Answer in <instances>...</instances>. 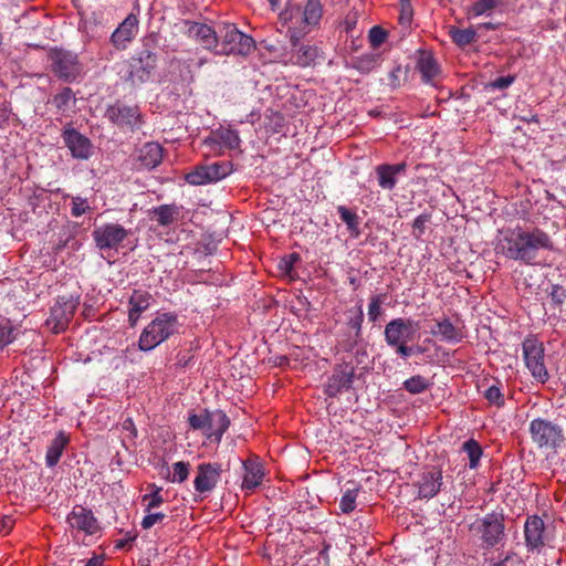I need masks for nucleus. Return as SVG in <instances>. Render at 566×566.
Masks as SVG:
<instances>
[{"label":"nucleus","instance_id":"f257e3e1","mask_svg":"<svg viewBox=\"0 0 566 566\" xmlns=\"http://www.w3.org/2000/svg\"><path fill=\"white\" fill-rule=\"evenodd\" d=\"M503 242L504 254L509 259L522 261L526 264H533L537 256L538 250L554 249V242L551 237L539 228L526 230L516 227L513 230H507Z\"/></svg>","mask_w":566,"mask_h":566},{"label":"nucleus","instance_id":"f03ea898","mask_svg":"<svg viewBox=\"0 0 566 566\" xmlns=\"http://www.w3.org/2000/svg\"><path fill=\"white\" fill-rule=\"evenodd\" d=\"M323 13L321 0H306L304 7L287 1L285 9L280 12V19L290 23V42L296 46L300 39L319 25Z\"/></svg>","mask_w":566,"mask_h":566},{"label":"nucleus","instance_id":"7ed1b4c3","mask_svg":"<svg viewBox=\"0 0 566 566\" xmlns=\"http://www.w3.org/2000/svg\"><path fill=\"white\" fill-rule=\"evenodd\" d=\"M178 317L175 313L167 312L156 316L142 332L138 347L148 352L178 333Z\"/></svg>","mask_w":566,"mask_h":566},{"label":"nucleus","instance_id":"20e7f679","mask_svg":"<svg viewBox=\"0 0 566 566\" xmlns=\"http://www.w3.org/2000/svg\"><path fill=\"white\" fill-rule=\"evenodd\" d=\"M51 74L64 83H73L83 75V64L78 55L63 48H51L48 52Z\"/></svg>","mask_w":566,"mask_h":566},{"label":"nucleus","instance_id":"39448f33","mask_svg":"<svg viewBox=\"0 0 566 566\" xmlns=\"http://www.w3.org/2000/svg\"><path fill=\"white\" fill-rule=\"evenodd\" d=\"M503 513L492 512L473 522L469 531L481 539L484 548L503 546L506 539Z\"/></svg>","mask_w":566,"mask_h":566},{"label":"nucleus","instance_id":"423d86ee","mask_svg":"<svg viewBox=\"0 0 566 566\" xmlns=\"http://www.w3.org/2000/svg\"><path fill=\"white\" fill-rule=\"evenodd\" d=\"M255 49V42L252 36L241 32L232 23H223L219 25L218 46L216 54L218 55H248Z\"/></svg>","mask_w":566,"mask_h":566},{"label":"nucleus","instance_id":"0eeeda50","mask_svg":"<svg viewBox=\"0 0 566 566\" xmlns=\"http://www.w3.org/2000/svg\"><path fill=\"white\" fill-rule=\"evenodd\" d=\"M143 45L144 49L129 62L127 81L133 85L147 82L157 66V54L153 51L156 46V38L154 35L144 38Z\"/></svg>","mask_w":566,"mask_h":566},{"label":"nucleus","instance_id":"6e6552de","mask_svg":"<svg viewBox=\"0 0 566 566\" xmlns=\"http://www.w3.org/2000/svg\"><path fill=\"white\" fill-rule=\"evenodd\" d=\"M532 441L539 449L557 450L565 441L563 428L547 419L535 418L530 423Z\"/></svg>","mask_w":566,"mask_h":566},{"label":"nucleus","instance_id":"1a4fd4ad","mask_svg":"<svg viewBox=\"0 0 566 566\" xmlns=\"http://www.w3.org/2000/svg\"><path fill=\"white\" fill-rule=\"evenodd\" d=\"M419 325L410 318L398 317L388 322L385 326L384 337L386 344L399 355V347L413 340Z\"/></svg>","mask_w":566,"mask_h":566},{"label":"nucleus","instance_id":"9d476101","mask_svg":"<svg viewBox=\"0 0 566 566\" xmlns=\"http://www.w3.org/2000/svg\"><path fill=\"white\" fill-rule=\"evenodd\" d=\"M523 356L527 369L532 376L541 384H546L549 379V373L545 365V348L543 343L536 338H526L523 342Z\"/></svg>","mask_w":566,"mask_h":566},{"label":"nucleus","instance_id":"9b49d317","mask_svg":"<svg viewBox=\"0 0 566 566\" xmlns=\"http://www.w3.org/2000/svg\"><path fill=\"white\" fill-rule=\"evenodd\" d=\"M233 171V164L230 160L217 161L211 165H199L185 177L190 185L201 186L217 182Z\"/></svg>","mask_w":566,"mask_h":566},{"label":"nucleus","instance_id":"f8f14e48","mask_svg":"<svg viewBox=\"0 0 566 566\" xmlns=\"http://www.w3.org/2000/svg\"><path fill=\"white\" fill-rule=\"evenodd\" d=\"M130 233L132 231L129 229H125L118 223H105L93 230L92 238L98 250L117 251Z\"/></svg>","mask_w":566,"mask_h":566},{"label":"nucleus","instance_id":"ddd939ff","mask_svg":"<svg viewBox=\"0 0 566 566\" xmlns=\"http://www.w3.org/2000/svg\"><path fill=\"white\" fill-rule=\"evenodd\" d=\"M105 116L109 122L118 127H128L134 129L142 123V114L136 105H126L120 101H116L106 108Z\"/></svg>","mask_w":566,"mask_h":566},{"label":"nucleus","instance_id":"4468645a","mask_svg":"<svg viewBox=\"0 0 566 566\" xmlns=\"http://www.w3.org/2000/svg\"><path fill=\"white\" fill-rule=\"evenodd\" d=\"M525 544L530 552L539 553L549 542V533L544 521L537 516H528L524 524Z\"/></svg>","mask_w":566,"mask_h":566},{"label":"nucleus","instance_id":"2eb2a0df","mask_svg":"<svg viewBox=\"0 0 566 566\" xmlns=\"http://www.w3.org/2000/svg\"><path fill=\"white\" fill-rule=\"evenodd\" d=\"M443 484L442 470L439 467H426L423 468L420 479L417 482L418 497L430 500L434 497L440 491Z\"/></svg>","mask_w":566,"mask_h":566},{"label":"nucleus","instance_id":"dca6fc26","mask_svg":"<svg viewBox=\"0 0 566 566\" xmlns=\"http://www.w3.org/2000/svg\"><path fill=\"white\" fill-rule=\"evenodd\" d=\"M221 472L220 463H200L197 467V475L193 481L195 490L200 494L210 493L217 486Z\"/></svg>","mask_w":566,"mask_h":566},{"label":"nucleus","instance_id":"f3484780","mask_svg":"<svg viewBox=\"0 0 566 566\" xmlns=\"http://www.w3.org/2000/svg\"><path fill=\"white\" fill-rule=\"evenodd\" d=\"M185 25L187 27L186 34L189 38L216 54L219 30L216 31L208 24L195 21H185Z\"/></svg>","mask_w":566,"mask_h":566},{"label":"nucleus","instance_id":"a211bd4d","mask_svg":"<svg viewBox=\"0 0 566 566\" xmlns=\"http://www.w3.org/2000/svg\"><path fill=\"white\" fill-rule=\"evenodd\" d=\"M62 138L74 158L87 159L91 156L93 148L91 140L75 128L70 125L65 127Z\"/></svg>","mask_w":566,"mask_h":566},{"label":"nucleus","instance_id":"6ab92c4d","mask_svg":"<svg viewBox=\"0 0 566 566\" xmlns=\"http://www.w3.org/2000/svg\"><path fill=\"white\" fill-rule=\"evenodd\" d=\"M355 378V370L354 367H350L348 365L346 366H338L333 370V374L331 377H328V380L325 385L324 392L331 397L334 398L338 394H340L343 390H349L353 386Z\"/></svg>","mask_w":566,"mask_h":566},{"label":"nucleus","instance_id":"aec40b11","mask_svg":"<svg viewBox=\"0 0 566 566\" xmlns=\"http://www.w3.org/2000/svg\"><path fill=\"white\" fill-rule=\"evenodd\" d=\"M67 523L72 528L94 535L99 531V525L92 510L82 505H75L67 515Z\"/></svg>","mask_w":566,"mask_h":566},{"label":"nucleus","instance_id":"412c9836","mask_svg":"<svg viewBox=\"0 0 566 566\" xmlns=\"http://www.w3.org/2000/svg\"><path fill=\"white\" fill-rule=\"evenodd\" d=\"M417 53L416 70L421 74L422 82L436 86L441 75L437 59L427 50H419Z\"/></svg>","mask_w":566,"mask_h":566},{"label":"nucleus","instance_id":"4be33fe9","mask_svg":"<svg viewBox=\"0 0 566 566\" xmlns=\"http://www.w3.org/2000/svg\"><path fill=\"white\" fill-rule=\"evenodd\" d=\"M241 139L237 130L233 129H219L212 133L210 137L205 140V145L210 151L221 155L223 148L238 149Z\"/></svg>","mask_w":566,"mask_h":566},{"label":"nucleus","instance_id":"5701e85b","mask_svg":"<svg viewBox=\"0 0 566 566\" xmlns=\"http://www.w3.org/2000/svg\"><path fill=\"white\" fill-rule=\"evenodd\" d=\"M138 22L137 15L135 13H129L113 32L111 36L112 44L118 50L126 49L127 44L138 32Z\"/></svg>","mask_w":566,"mask_h":566},{"label":"nucleus","instance_id":"b1692460","mask_svg":"<svg viewBox=\"0 0 566 566\" xmlns=\"http://www.w3.org/2000/svg\"><path fill=\"white\" fill-rule=\"evenodd\" d=\"M244 475L242 481V490L253 491L262 484L265 475L264 468L259 460V457H250L242 462Z\"/></svg>","mask_w":566,"mask_h":566},{"label":"nucleus","instance_id":"393cba45","mask_svg":"<svg viewBox=\"0 0 566 566\" xmlns=\"http://www.w3.org/2000/svg\"><path fill=\"white\" fill-rule=\"evenodd\" d=\"M76 311V304L73 301L57 302L51 307L49 323H53L55 333L64 331L72 321Z\"/></svg>","mask_w":566,"mask_h":566},{"label":"nucleus","instance_id":"a878e982","mask_svg":"<svg viewBox=\"0 0 566 566\" xmlns=\"http://www.w3.org/2000/svg\"><path fill=\"white\" fill-rule=\"evenodd\" d=\"M407 163L401 161L398 164H381L375 168L378 185L385 190H392L397 185V176L405 174L407 170Z\"/></svg>","mask_w":566,"mask_h":566},{"label":"nucleus","instance_id":"bb28decb","mask_svg":"<svg viewBox=\"0 0 566 566\" xmlns=\"http://www.w3.org/2000/svg\"><path fill=\"white\" fill-rule=\"evenodd\" d=\"M436 327L437 329H431V334L444 342L460 343L465 337L464 326L453 324L448 317L436 319Z\"/></svg>","mask_w":566,"mask_h":566},{"label":"nucleus","instance_id":"cd10ccee","mask_svg":"<svg viewBox=\"0 0 566 566\" xmlns=\"http://www.w3.org/2000/svg\"><path fill=\"white\" fill-rule=\"evenodd\" d=\"M151 294L147 291L134 290L129 297L128 322L132 327L136 326L142 313L148 310Z\"/></svg>","mask_w":566,"mask_h":566},{"label":"nucleus","instance_id":"c85d7f7f","mask_svg":"<svg viewBox=\"0 0 566 566\" xmlns=\"http://www.w3.org/2000/svg\"><path fill=\"white\" fill-rule=\"evenodd\" d=\"M298 41H301V39ZM291 61L293 64L306 67L315 63V60L318 57L319 50L315 45L303 44L301 42H298L296 46L291 42Z\"/></svg>","mask_w":566,"mask_h":566},{"label":"nucleus","instance_id":"c756f323","mask_svg":"<svg viewBox=\"0 0 566 566\" xmlns=\"http://www.w3.org/2000/svg\"><path fill=\"white\" fill-rule=\"evenodd\" d=\"M164 149L158 143H146L140 149L138 160L147 169L157 167L163 160Z\"/></svg>","mask_w":566,"mask_h":566},{"label":"nucleus","instance_id":"7c9ffc66","mask_svg":"<svg viewBox=\"0 0 566 566\" xmlns=\"http://www.w3.org/2000/svg\"><path fill=\"white\" fill-rule=\"evenodd\" d=\"M69 442V436L62 431L59 432V434L52 440L45 455V463L49 468H53L59 463L61 455Z\"/></svg>","mask_w":566,"mask_h":566},{"label":"nucleus","instance_id":"2f4dec72","mask_svg":"<svg viewBox=\"0 0 566 566\" xmlns=\"http://www.w3.org/2000/svg\"><path fill=\"white\" fill-rule=\"evenodd\" d=\"M211 415L213 416V427L208 432L207 439L219 443L230 426V419L222 410L212 411Z\"/></svg>","mask_w":566,"mask_h":566},{"label":"nucleus","instance_id":"473e14b6","mask_svg":"<svg viewBox=\"0 0 566 566\" xmlns=\"http://www.w3.org/2000/svg\"><path fill=\"white\" fill-rule=\"evenodd\" d=\"M179 212L176 205H161L154 208L151 214L159 226L168 227L177 220Z\"/></svg>","mask_w":566,"mask_h":566},{"label":"nucleus","instance_id":"72a5a7b5","mask_svg":"<svg viewBox=\"0 0 566 566\" xmlns=\"http://www.w3.org/2000/svg\"><path fill=\"white\" fill-rule=\"evenodd\" d=\"M188 423L193 430H202L207 437L211 427H213V416L208 409H203L201 413L189 412Z\"/></svg>","mask_w":566,"mask_h":566},{"label":"nucleus","instance_id":"f704fd0d","mask_svg":"<svg viewBox=\"0 0 566 566\" xmlns=\"http://www.w3.org/2000/svg\"><path fill=\"white\" fill-rule=\"evenodd\" d=\"M337 212L339 214L340 220L346 224L347 230L350 233V237H353L355 239L359 238V235H360V229H359L360 218L358 217V214L345 206H338Z\"/></svg>","mask_w":566,"mask_h":566},{"label":"nucleus","instance_id":"c9c22d12","mask_svg":"<svg viewBox=\"0 0 566 566\" xmlns=\"http://www.w3.org/2000/svg\"><path fill=\"white\" fill-rule=\"evenodd\" d=\"M380 54L370 52L352 60V66L361 74H368L379 64Z\"/></svg>","mask_w":566,"mask_h":566},{"label":"nucleus","instance_id":"e433bc0d","mask_svg":"<svg viewBox=\"0 0 566 566\" xmlns=\"http://www.w3.org/2000/svg\"><path fill=\"white\" fill-rule=\"evenodd\" d=\"M431 385L429 379L421 375H415L403 381L402 388L412 395H419L427 391Z\"/></svg>","mask_w":566,"mask_h":566},{"label":"nucleus","instance_id":"4c0bfd02","mask_svg":"<svg viewBox=\"0 0 566 566\" xmlns=\"http://www.w3.org/2000/svg\"><path fill=\"white\" fill-rule=\"evenodd\" d=\"M452 41L460 48H464L476 40V31L472 28L458 29L454 28L450 31Z\"/></svg>","mask_w":566,"mask_h":566},{"label":"nucleus","instance_id":"58836bf2","mask_svg":"<svg viewBox=\"0 0 566 566\" xmlns=\"http://www.w3.org/2000/svg\"><path fill=\"white\" fill-rule=\"evenodd\" d=\"M462 450L468 454L469 467L474 469L479 465L480 459L483 454V450L479 442L474 439H469L462 446Z\"/></svg>","mask_w":566,"mask_h":566},{"label":"nucleus","instance_id":"ea45409f","mask_svg":"<svg viewBox=\"0 0 566 566\" xmlns=\"http://www.w3.org/2000/svg\"><path fill=\"white\" fill-rule=\"evenodd\" d=\"M387 300V294H378L370 297V302L368 305V318L370 322L376 323L379 317L382 315L384 311L381 305Z\"/></svg>","mask_w":566,"mask_h":566},{"label":"nucleus","instance_id":"a19ab883","mask_svg":"<svg viewBox=\"0 0 566 566\" xmlns=\"http://www.w3.org/2000/svg\"><path fill=\"white\" fill-rule=\"evenodd\" d=\"M359 488L347 489L339 501V509L344 514H349L356 509V499Z\"/></svg>","mask_w":566,"mask_h":566},{"label":"nucleus","instance_id":"79ce46f5","mask_svg":"<svg viewBox=\"0 0 566 566\" xmlns=\"http://www.w3.org/2000/svg\"><path fill=\"white\" fill-rule=\"evenodd\" d=\"M502 3L503 0H478L471 6L469 12L474 17H479L494 10Z\"/></svg>","mask_w":566,"mask_h":566},{"label":"nucleus","instance_id":"37998d69","mask_svg":"<svg viewBox=\"0 0 566 566\" xmlns=\"http://www.w3.org/2000/svg\"><path fill=\"white\" fill-rule=\"evenodd\" d=\"M75 98L74 92L71 87H63L59 93L52 97V104L60 111H65L70 102Z\"/></svg>","mask_w":566,"mask_h":566},{"label":"nucleus","instance_id":"c03bdc74","mask_svg":"<svg viewBox=\"0 0 566 566\" xmlns=\"http://www.w3.org/2000/svg\"><path fill=\"white\" fill-rule=\"evenodd\" d=\"M190 472V463L185 461H178L172 464V476L169 480L172 483H182L185 482Z\"/></svg>","mask_w":566,"mask_h":566},{"label":"nucleus","instance_id":"a18cd8bd","mask_svg":"<svg viewBox=\"0 0 566 566\" xmlns=\"http://www.w3.org/2000/svg\"><path fill=\"white\" fill-rule=\"evenodd\" d=\"M142 502L146 506V512H150L153 509L159 507L164 503L161 488H155V490L151 493L145 494L142 499Z\"/></svg>","mask_w":566,"mask_h":566},{"label":"nucleus","instance_id":"49530a36","mask_svg":"<svg viewBox=\"0 0 566 566\" xmlns=\"http://www.w3.org/2000/svg\"><path fill=\"white\" fill-rule=\"evenodd\" d=\"M484 398L489 401L490 405H494L497 408H501L505 403L504 396L499 386L492 385L484 392Z\"/></svg>","mask_w":566,"mask_h":566},{"label":"nucleus","instance_id":"de8ad7c7","mask_svg":"<svg viewBox=\"0 0 566 566\" xmlns=\"http://www.w3.org/2000/svg\"><path fill=\"white\" fill-rule=\"evenodd\" d=\"M14 338L10 321H0V349L12 343Z\"/></svg>","mask_w":566,"mask_h":566},{"label":"nucleus","instance_id":"09e8293b","mask_svg":"<svg viewBox=\"0 0 566 566\" xmlns=\"http://www.w3.org/2000/svg\"><path fill=\"white\" fill-rule=\"evenodd\" d=\"M388 33L381 27L375 25L370 29L368 40L373 49L379 48L387 39Z\"/></svg>","mask_w":566,"mask_h":566},{"label":"nucleus","instance_id":"8fccbe9b","mask_svg":"<svg viewBox=\"0 0 566 566\" xmlns=\"http://www.w3.org/2000/svg\"><path fill=\"white\" fill-rule=\"evenodd\" d=\"M91 210V207L88 205V200L86 198H82L80 196L72 198V208H71V214L75 218L81 217L82 214L86 213Z\"/></svg>","mask_w":566,"mask_h":566},{"label":"nucleus","instance_id":"3c124183","mask_svg":"<svg viewBox=\"0 0 566 566\" xmlns=\"http://www.w3.org/2000/svg\"><path fill=\"white\" fill-rule=\"evenodd\" d=\"M400 6V15L399 21L402 24L410 23L413 15V8L411 4V0H399Z\"/></svg>","mask_w":566,"mask_h":566},{"label":"nucleus","instance_id":"603ef678","mask_svg":"<svg viewBox=\"0 0 566 566\" xmlns=\"http://www.w3.org/2000/svg\"><path fill=\"white\" fill-rule=\"evenodd\" d=\"M363 322H364V312H363L361 306H358L357 313L355 314V316L350 317L347 323L348 326L355 331L356 339H358L360 337Z\"/></svg>","mask_w":566,"mask_h":566},{"label":"nucleus","instance_id":"864d4df0","mask_svg":"<svg viewBox=\"0 0 566 566\" xmlns=\"http://www.w3.org/2000/svg\"><path fill=\"white\" fill-rule=\"evenodd\" d=\"M430 220V214L422 213L418 216L412 222V233L419 239L426 230V223Z\"/></svg>","mask_w":566,"mask_h":566},{"label":"nucleus","instance_id":"5fc2aeb1","mask_svg":"<svg viewBox=\"0 0 566 566\" xmlns=\"http://www.w3.org/2000/svg\"><path fill=\"white\" fill-rule=\"evenodd\" d=\"M552 302L556 306H562L566 300V289L559 284H554L549 293Z\"/></svg>","mask_w":566,"mask_h":566},{"label":"nucleus","instance_id":"6e6d98bb","mask_svg":"<svg viewBox=\"0 0 566 566\" xmlns=\"http://www.w3.org/2000/svg\"><path fill=\"white\" fill-rule=\"evenodd\" d=\"M147 513L148 514L143 518V521L140 523L142 527L144 530H148V528L153 527L155 524L163 522L166 517V514L160 513V512L151 513V511H150Z\"/></svg>","mask_w":566,"mask_h":566},{"label":"nucleus","instance_id":"4d7b16f0","mask_svg":"<svg viewBox=\"0 0 566 566\" xmlns=\"http://www.w3.org/2000/svg\"><path fill=\"white\" fill-rule=\"evenodd\" d=\"M426 352V349L420 345H409L400 346L399 347V357L402 359H407L411 357L412 355H421Z\"/></svg>","mask_w":566,"mask_h":566},{"label":"nucleus","instance_id":"13d9d810","mask_svg":"<svg viewBox=\"0 0 566 566\" xmlns=\"http://www.w3.org/2000/svg\"><path fill=\"white\" fill-rule=\"evenodd\" d=\"M407 75V70L403 72L402 71V67L400 64L396 65L389 73V81H390V86L392 88H397L399 86H401L402 82L405 81V78H401V75Z\"/></svg>","mask_w":566,"mask_h":566},{"label":"nucleus","instance_id":"bf43d9fd","mask_svg":"<svg viewBox=\"0 0 566 566\" xmlns=\"http://www.w3.org/2000/svg\"><path fill=\"white\" fill-rule=\"evenodd\" d=\"M515 81V75H506L495 78L488 84L492 90H505Z\"/></svg>","mask_w":566,"mask_h":566},{"label":"nucleus","instance_id":"052dcab7","mask_svg":"<svg viewBox=\"0 0 566 566\" xmlns=\"http://www.w3.org/2000/svg\"><path fill=\"white\" fill-rule=\"evenodd\" d=\"M298 261L300 255L297 253H291L281 260V269L284 270L287 274H291L294 269V264Z\"/></svg>","mask_w":566,"mask_h":566},{"label":"nucleus","instance_id":"680f3d73","mask_svg":"<svg viewBox=\"0 0 566 566\" xmlns=\"http://www.w3.org/2000/svg\"><path fill=\"white\" fill-rule=\"evenodd\" d=\"M11 117V108L7 104L0 106V129H6L9 126Z\"/></svg>","mask_w":566,"mask_h":566},{"label":"nucleus","instance_id":"e2e57ef3","mask_svg":"<svg viewBox=\"0 0 566 566\" xmlns=\"http://www.w3.org/2000/svg\"><path fill=\"white\" fill-rule=\"evenodd\" d=\"M273 364L276 367L285 368L290 364L289 357L282 355V356H275L273 359Z\"/></svg>","mask_w":566,"mask_h":566},{"label":"nucleus","instance_id":"0e129e2a","mask_svg":"<svg viewBox=\"0 0 566 566\" xmlns=\"http://www.w3.org/2000/svg\"><path fill=\"white\" fill-rule=\"evenodd\" d=\"M85 566H103V558L101 556H93L87 560Z\"/></svg>","mask_w":566,"mask_h":566},{"label":"nucleus","instance_id":"69168bd1","mask_svg":"<svg viewBox=\"0 0 566 566\" xmlns=\"http://www.w3.org/2000/svg\"><path fill=\"white\" fill-rule=\"evenodd\" d=\"M123 428H124L125 430H130V431L134 433V436H136V434H137V432H136V428H135L134 422H133V420H132V419H127V420H125V421H124V423H123Z\"/></svg>","mask_w":566,"mask_h":566},{"label":"nucleus","instance_id":"338daca9","mask_svg":"<svg viewBox=\"0 0 566 566\" xmlns=\"http://www.w3.org/2000/svg\"><path fill=\"white\" fill-rule=\"evenodd\" d=\"M272 11H277L281 9L282 0H268Z\"/></svg>","mask_w":566,"mask_h":566},{"label":"nucleus","instance_id":"774afa93","mask_svg":"<svg viewBox=\"0 0 566 566\" xmlns=\"http://www.w3.org/2000/svg\"><path fill=\"white\" fill-rule=\"evenodd\" d=\"M480 28H485V29H489V30H495L496 25L493 24V23H483V24H480Z\"/></svg>","mask_w":566,"mask_h":566}]
</instances>
